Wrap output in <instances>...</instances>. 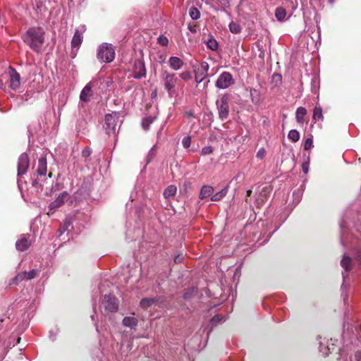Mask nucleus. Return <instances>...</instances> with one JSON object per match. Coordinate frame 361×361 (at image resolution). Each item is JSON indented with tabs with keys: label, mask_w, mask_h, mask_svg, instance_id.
<instances>
[{
	"label": "nucleus",
	"mask_w": 361,
	"mask_h": 361,
	"mask_svg": "<svg viewBox=\"0 0 361 361\" xmlns=\"http://www.w3.org/2000/svg\"><path fill=\"white\" fill-rule=\"evenodd\" d=\"M44 30L39 27L30 28L23 36V42L37 53L41 51L44 42Z\"/></svg>",
	"instance_id": "nucleus-1"
},
{
	"label": "nucleus",
	"mask_w": 361,
	"mask_h": 361,
	"mask_svg": "<svg viewBox=\"0 0 361 361\" xmlns=\"http://www.w3.org/2000/svg\"><path fill=\"white\" fill-rule=\"evenodd\" d=\"M36 172L37 176L32 181V186L39 189L44 185V183L47 180V163L45 157H42L38 159Z\"/></svg>",
	"instance_id": "nucleus-2"
},
{
	"label": "nucleus",
	"mask_w": 361,
	"mask_h": 361,
	"mask_svg": "<svg viewBox=\"0 0 361 361\" xmlns=\"http://www.w3.org/2000/svg\"><path fill=\"white\" fill-rule=\"evenodd\" d=\"M118 118V116L116 112L108 114L105 116V123L103 126V128L105 130L106 134L107 135L116 136V130Z\"/></svg>",
	"instance_id": "nucleus-3"
},
{
	"label": "nucleus",
	"mask_w": 361,
	"mask_h": 361,
	"mask_svg": "<svg viewBox=\"0 0 361 361\" xmlns=\"http://www.w3.org/2000/svg\"><path fill=\"white\" fill-rule=\"evenodd\" d=\"M97 58L106 63L111 62L115 58V51L110 45H104L99 47L97 51Z\"/></svg>",
	"instance_id": "nucleus-4"
},
{
	"label": "nucleus",
	"mask_w": 361,
	"mask_h": 361,
	"mask_svg": "<svg viewBox=\"0 0 361 361\" xmlns=\"http://www.w3.org/2000/svg\"><path fill=\"white\" fill-rule=\"evenodd\" d=\"M161 78L164 83V87L169 94L171 93L178 81V78L175 73H169L166 71L161 72Z\"/></svg>",
	"instance_id": "nucleus-5"
},
{
	"label": "nucleus",
	"mask_w": 361,
	"mask_h": 361,
	"mask_svg": "<svg viewBox=\"0 0 361 361\" xmlns=\"http://www.w3.org/2000/svg\"><path fill=\"white\" fill-rule=\"evenodd\" d=\"M216 105L219 111V116L221 121L226 120L229 114V105L228 98L226 96H223L220 102H216Z\"/></svg>",
	"instance_id": "nucleus-6"
},
{
	"label": "nucleus",
	"mask_w": 361,
	"mask_h": 361,
	"mask_svg": "<svg viewBox=\"0 0 361 361\" xmlns=\"http://www.w3.org/2000/svg\"><path fill=\"white\" fill-rule=\"evenodd\" d=\"M234 83L232 75L228 72H223L216 81V86L219 89H226Z\"/></svg>",
	"instance_id": "nucleus-7"
},
{
	"label": "nucleus",
	"mask_w": 361,
	"mask_h": 361,
	"mask_svg": "<svg viewBox=\"0 0 361 361\" xmlns=\"http://www.w3.org/2000/svg\"><path fill=\"white\" fill-rule=\"evenodd\" d=\"M83 37L78 30H76L73 39L71 40V56L75 58L77 55V52L80 48V46L82 42Z\"/></svg>",
	"instance_id": "nucleus-8"
},
{
	"label": "nucleus",
	"mask_w": 361,
	"mask_h": 361,
	"mask_svg": "<svg viewBox=\"0 0 361 361\" xmlns=\"http://www.w3.org/2000/svg\"><path fill=\"white\" fill-rule=\"evenodd\" d=\"M30 166L29 157L26 153L20 154L18 162V175L21 176L26 173Z\"/></svg>",
	"instance_id": "nucleus-9"
},
{
	"label": "nucleus",
	"mask_w": 361,
	"mask_h": 361,
	"mask_svg": "<svg viewBox=\"0 0 361 361\" xmlns=\"http://www.w3.org/2000/svg\"><path fill=\"white\" fill-rule=\"evenodd\" d=\"M8 73L10 87L13 90L18 89L20 85V74L12 67H9Z\"/></svg>",
	"instance_id": "nucleus-10"
},
{
	"label": "nucleus",
	"mask_w": 361,
	"mask_h": 361,
	"mask_svg": "<svg viewBox=\"0 0 361 361\" xmlns=\"http://www.w3.org/2000/svg\"><path fill=\"white\" fill-rule=\"evenodd\" d=\"M133 76L136 79H140L146 76V69L144 62L140 60L135 61L133 69Z\"/></svg>",
	"instance_id": "nucleus-11"
},
{
	"label": "nucleus",
	"mask_w": 361,
	"mask_h": 361,
	"mask_svg": "<svg viewBox=\"0 0 361 361\" xmlns=\"http://www.w3.org/2000/svg\"><path fill=\"white\" fill-rule=\"evenodd\" d=\"M30 235L23 234L20 238L16 241V247L19 251H25L27 250L31 245Z\"/></svg>",
	"instance_id": "nucleus-12"
},
{
	"label": "nucleus",
	"mask_w": 361,
	"mask_h": 361,
	"mask_svg": "<svg viewBox=\"0 0 361 361\" xmlns=\"http://www.w3.org/2000/svg\"><path fill=\"white\" fill-rule=\"evenodd\" d=\"M103 305L104 309L110 312H116L118 308L116 299L115 298H111L109 295L104 296Z\"/></svg>",
	"instance_id": "nucleus-13"
},
{
	"label": "nucleus",
	"mask_w": 361,
	"mask_h": 361,
	"mask_svg": "<svg viewBox=\"0 0 361 361\" xmlns=\"http://www.w3.org/2000/svg\"><path fill=\"white\" fill-rule=\"evenodd\" d=\"M69 198V195L66 192H63L61 193L58 197L50 203L49 204V210H55L58 207H61L66 201H67Z\"/></svg>",
	"instance_id": "nucleus-14"
},
{
	"label": "nucleus",
	"mask_w": 361,
	"mask_h": 361,
	"mask_svg": "<svg viewBox=\"0 0 361 361\" xmlns=\"http://www.w3.org/2000/svg\"><path fill=\"white\" fill-rule=\"evenodd\" d=\"M169 64L173 70L178 71L183 67L184 63L180 58L171 56L169 59Z\"/></svg>",
	"instance_id": "nucleus-15"
},
{
	"label": "nucleus",
	"mask_w": 361,
	"mask_h": 361,
	"mask_svg": "<svg viewBox=\"0 0 361 361\" xmlns=\"http://www.w3.org/2000/svg\"><path fill=\"white\" fill-rule=\"evenodd\" d=\"M92 87L90 84H87L85 86V87L82 89L80 98L83 102H88L90 99V97L92 96Z\"/></svg>",
	"instance_id": "nucleus-16"
},
{
	"label": "nucleus",
	"mask_w": 361,
	"mask_h": 361,
	"mask_svg": "<svg viewBox=\"0 0 361 361\" xmlns=\"http://www.w3.org/2000/svg\"><path fill=\"white\" fill-rule=\"evenodd\" d=\"M214 188L211 185H205L201 188L200 193V198L201 200L205 199L212 195Z\"/></svg>",
	"instance_id": "nucleus-17"
},
{
	"label": "nucleus",
	"mask_w": 361,
	"mask_h": 361,
	"mask_svg": "<svg viewBox=\"0 0 361 361\" xmlns=\"http://www.w3.org/2000/svg\"><path fill=\"white\" fill-rule=\"evenodd\" d=\"M307 114L305 108L300 106L297 109L295 113L296 121L299 124H303L305 121V116Z\"/></svg>",
	"instance_id": "nucleus-18"
},
{
	"label": "nucleus",
	"mask_w": 361,
	"mask_h": 361,
	"mask_svg": "<svg viewBox=\"0 0 361 361\" xmlns=\"http://www.w3.org/2000/svg\"><path fill=\"white\" fill-rule=\"evenodd\" d=\"M137 319L132 317H126L123 319V324L132 329H135L137 326Z\"/></svg>",
	"instance_id": "nucleus-19"
},
{
	"label": "nucleus",
	"mask_w": 361,
	"mask_h": 361,
	"mask_svg": "<svg viewBox=\"0 0 361 361\" xmlns=\"http://www.w3.org/2000/svg\"><path fill=\"white\" fill-rule=\"evenodd\" d=\"M176 186L174 185H170L164 190L163 195L166 199H169L176 195Z\"/></svg>",
	"instance_id": "nucleus-20"
},
{
	"label": "nucleus",
	"mask_w": 361,
	"mask_h": 361,
	"mask_svg": "<svg viewBox=\"0 0 361 361\" xmlns=\"http://www.w3.org/2000/svg\"><path fill=\"white\" fill-rule=\"evenodd\" d=\"M341 265L345 271H350L352 269V259L348 256L344 255L341 261Z\"/></svg>",
	"instance_id": "nucleus-21"
},
{
	"label": "nucleus",
	"mask_w": 361,
	"mask_h": 361,
	"mask_svg": "<svg viewBox=\"0 0 361 361\" xmlns=\"http://www.w3.org/2000/svg\"><path fill=\"white\" fill-rule=\"evenodd\" d=\"M228 190V186H226L221 191L217 192L214 195H213L211 197V200L214 202L219 201L223 199L227 194Z\"/></svg>",
	"instance_id": "nucleus-22"
},
{
	"label": "nucleus",
	"mask_w": 361,
	"mask_h": 361,
	"mask_svg": "<svg viewBox=\"0 0 361 361\" xmlns=\"http://www.w3.org/2000/svg\"><path fill=\"white\" fill-rule=\"evenodd\" d=\"M205 43L207 48L212 51H216L219 48L218 42L212 36H210V37L207 41H205Z\"/></svg>",
	"instance_id": "nucleus-23"
},
{
	"label": "nucleus",
	"mask_w": 361,
	"mask_h": 361,
	"mask_svg": "<svg viewBox=\"0 0 361 361\" xmlns=\"http://www.w3.org/2000/svg\"><path fill=\"white\" fill-rule=\"evenodd\" d=\"M313 119L314 121H323L322 109L321 106H316L313 111Z\"/></svg>",
	"instance_id": "nucleus-24"
},
{
	"label": "nucleus",
	"mask_w": 361,
	"mask_h": 361,
	"mask_svg": "<svg viewBox=\"0 0 361 361\" xmlns=\"http://www.w3.org/2000/svg\"><path fill=\"white\" fill-rule=\"evenodd\" d=\"M155 302L154 298H142L140 302V307L143 309H147Z\"/></svg>",
	"instance_id": "nucleus-25"
},
{
	"label": "nucleus",
	"mask_w": 361,
	"mask_h": 361,
	"mask_svg": "<svg viewBox=\"0 0 361 361\" xmlns=\"http://www.w3.org/2000/svg\"><path fill=\"white\" fill-rule=\"evenodd\" d=\"M286 16V9L282 7H279L275 11V16L276 18L282 21L285 19Z\"/></svg>",
	"instance_id": "nucleus-26"
},
{
	"label": "nucleus",
	"mask_w": 361,
	"mask_h": 361,
	"mask_svg": "<svg viewBox=\"0 0 361 361\" xmlns=\"http://www.w3.org/2000/svg\"><path fill=\"white\" fill-rule=\"evenodd\" d=\"M228 27L230 31L233 34L240 33L242 29L240 24L234 21L231 22Z\"/></svg>",
	"instance_id": "nucleus-27"
},
{
	"label": "nucleus",
	"mask_w": 361,
	"mask_h": 361,
	"mask_svg": "<svg viewBox=\"0 0 361 361\" xmlns=\"http://www.w3.org/2000/svg\"><path fill=\"white\" fill-rule=\"evenodd\" d=\"M288 137L292 142H295L300 139V134L296 130H291L288 134Z\"/></svg>",
	"instance_id": "nucleus-28"
},
{
	"label": "nucleus",
	"mask_w": 361,
	"mask_h": 361,
	"mask_svg": "<svg viewBox=\"0 0 361 361\" xmlns=\"http://www.w3.org/2000/svg\"><path fill=\"white\" fill-rule=\"evenodd\" d=\"M189 15L193 20H197L200 17V13L196 7L190 8Z\"/></svg>",
	"instance_id": "nucleus-29"
},
{
	"label": "nucleus",
	"mask_w": 361,
	"mask_h": 361,
	"mask_svg": "<svg viewBox=\"0 0 361 361\" xmlns=\"http://www.w3.org/2000/svg\"><path fill=\"white\" fill-rule=\"evenodd\" d=\"M25 274L24 272H20L18 273L13 279H12V283L18 285L19 283L23 281L24 279H25Z\"/></svg>",
	"instance_id": "nucleus-30"
},
{
	"label": "nucleus",
	"mask_w": 361,
	"mask_h": 361,
	"mask_svg": "<svg viewBox=\"0 0 361 361\" xmlns=\"http://www.w3.org/2000/svg\"><path fill=\"white\" fill-rule=\"evenodd\" d=\"M26 276H25V279L26 280H31L35 277H37L39 274V270L37 269H32L28 272L27 271H23Z\"/></svg>",
	"instance_id": "nucleus-31"
},
{
	"label": "nucleus",
	"mask_w": 361,
	"mask_h": 361,
	"mask_svg": "<svg viewBox=\"0 0 361 361\" xmlns=\"http://www.w3.org/2000/svg\"><path fill=\"white\" fill-rule=\"evenodd\" d=\"M154 118L148 116L145 118L142 123V126L145 130H148L150 124L154 121Z\"/></svg>",
	"instance_id": "nucleus-32"
},
{
	"label": "nucleus",
	"mask_w": 361,
	"mask_h": 361,
	"mask_svg": "<svg viewBox=\"0 0 361 361\" xmlns=\"http://www.w3.org/2000/svg\"><path fill=\"white\" fill-rule=\"evenodd\" d=\"M207 74H204V73H202L200 69H198L196 72H195V81L197 82V83H200L201 82L204 78L205 77L207 76Z\"/></svg>",
	"instance_id": "nucleus-33"
},
{
	"label": "nucleus",
	"mask_w": 361,
	"mask_h": 361,
	"mask_svg": "<svg viewBox=\"0 0 361 361\" xmlns=\"http://www.w3.org/2000/svg\"><path fill=\"white\" fill-rule=\"evenodd\" d=\"M157 42L160 45L164 46V47H166L169 44V40H168L167 37L165 36H163V35L159 36L157 38Z\"/></svg>",
	"instance_id": "nucleus-34"
},
{
	"label": "nucleus",
	"mask_w": 361,
	"mask_h": 361,
	"mask_svg": "<svg viewBox=\"0 0 361 361\" xmlns=\"http://www.w3.org/2000/svg\"><path fill=\"white\" fill-rule=\"evenodd\" d=\"M213 152V149L211 146H206L202 149L201 154L207 155Z\"/></svg>",
	"instance_id": "nucleus-35"
},
{
	"label": "nucleus",
	"mask_w": 361,
	"mask_h": 361,
	"mask_svg": "<svg viewBox=\"0 0 361 361\" xmlns=\"http://www.w3.org/2000/svg\"><path fill=\"white\" fill-rule=\"evenodd\" d=\"M190 142H191V138L190 136H186V137H183V139L182 140L183 146L185 148H188L190 145Z\"/></svg>",
	"instance_id": "nucleus-36"
},
{
	"label": "nucleus",
	"mask_w": 361,
	"mask_h": 361,
	"mask_svg": "<svg viewBox=\"0 0 361 361\" xmlns=\"http://www.w3.org/2000/svg\"><path fill=\"white\" fill-rule=\"evenodd\" d=\"M312 147V139L307 138L305 140L304 143V149L309 150Z\"/></svg>",
	"instance_id": "nucleus-37"
},
{
	"label": "nucleus",
	"mask_w": 361,
	"mask_h": 361,
	"mask_svg": "<svg viewBox=\"0 0 361 361\" xmlns=\"http://www.w3.org/2000/svg\"><path fill=\"white\" fill-rule=\"evenodd\" d=\"M180 77L184 80H189L192 78L191 73L188 71L181 73Z\"/></svg>",
	"instance_id": "nucleus-38"
},
{
	"label": "nucleus",
	"mask_w": 361,
	"mask_h": 361,
	"mask_svg": "<svg viewBox=\"0 0 361 361\" xmlns=\"http://www.w3.org/2000/svg\"><path fill=\"white\" fill-rule=\"evenodd\" d=\"M92 154V149L90 147L85 148L82 152V157L87 159Z\"/></svg>",
	"instance_id": "nucleus-39"
},
{
	"label": "nucleus",
	"mask_w": 361,
	"mask_h": 361,
	"mask_svg": "<svg viewBox=\"0 0 361 361\" xmlns=\"http://www.w3.org/2000/svg\"><path fill=\"white\" fill-rule=\"evenodd\" d=\"M199 69L202 73H204V74L207 75V71L209 69V64L207 62H203L201 63V67Z\"/></svg>",
	"instance_id": "nucleus-40"
},
{
	"label": "nucleus",
	"mask_w": 361,
	"mask_h": 361,
	"mask_svg": "<svg viewBox=\"0 0 361 361\" xmlns=\"http://www.w3.org/2000/svg\"><path fill=\"white\" fill-rule=\"evenodd\" d=\"M197 23H190L188 25V30L192 33H195L197 32Z\"/></svg>",
	"instance_id": "nucleus-41"
},
{
	"label": "nucleus",
	"mask_w": 361,
	"mask_h": 361,
	"mask_svg": "<svg viewBox=\"0 0 361 361\" xmlns=\"http://www.w3.org/2000/svg\"><path fill=\"white\" fill-rule=\"evenodd\" d=\"M184 256L183 254H178L174 257L173 261L176 264H178L183 262Z\"/></svg>",
	"instance_id": "nucleus-42"
},
{
	"label": "nucleus",
	"mask_w": 361,
	"mask_h": 361,
	"mask_svg": "<svg viewBox=\"0 0 361 361\" xmlns=\"http://www.w3.org/2000/svg\"><path fill=\"white\" fill-rule=\"evenodd\" d=\"M355 259L356 262L358 263L360 267L361 268V249L357 251Z\"/></svg>",
	"instance_id": "nucleus-43"
},
{
	"label": "nucleus",
	"mask_w": 361,
	"mask_h": 361,
	"mask_svg": "<svg viewBox=\"0 0 361 361\" xmlns=\"http://www.w3.org/2000/svg\"><path fill=\"white\" fill-rule=\"evenodd\" d=\"M265 150L264 149H260L257 154V157L260 159H262L265 156Z\"/></svg>",
	"instance_id": "nucleus-44"
},
{
	"label": "nucleus",
	"mask_w": 361,
	"mask_h": 361,
	"mask_svg": "<svg viewBox=\"0 0 361 361\" xmlns=\"http://www.w3.org/2000/svg\"><path fill=\"white\" fill-rule=\"evenodd\" d=\"M272 78L274 80H276V82H281L282 80V76L280 74H274Z\"/></svg>",
	"instance_id": "nucleus-45"
},
{
	"label": "nucleus",
	"mask_w": 361,
	"mask_h": 361,
	"mask_svg": "<svg viewBox=\"0 0 361 361\" xmlns=\"http://www.w3.org/2000/svg\"><path fill=\"white\" fill-rule=\"evenodd\" d=\"M355 357L356 361H361V352L356 353Z\"/></svg>",
	"instance_id": "nucleus-46"
},
{
	"label": "nucleus",
	"mask_w": 361,
	"mask_h": 361,
	"mask_svg": "<svg viewBox=\"0 0 361 361\" xmlns=\"http://www.w3.org/2000/svg\"><path fill=\"white\" fill-rule=\"evenodd\" d=\"M221 320V318L219 315H215L212 317V322H219Z\"/></svg>",
	"instance_id": "nucleus-47"
},
{
	"label": "nucleus",
	"mask_w": 361,
	"mask_h": 361,
	"mask_svg": "<svg viewBox=\"0 0 361 361\" xmlns=\"http://www.w3.org/2000/svg\"><path fill=\"white\" fill-rule=\"evenodd\" d=\"M68 228V226H66V224H65L64 226H61L60 228H59V231L61 232V234L63 233V232H64Z\"/></svg>",
	"instance_id": "nucleus-48"
},
{
	"label": "nucleus",
	"mask_w": 361,
	"mask_h": 361,
	"mask_svg": "<svg viewBox=\"0 0 361 361\" xmlns=\"http://www.w3.org/2000/svg\"><path fill=\"white\" fill-rule=\"evenodd\" d=\"M252 193V190H247L246 192L247 197H250Z\"/></svg>",
	"instance_id": "nucleus-49"
},
{
	"label": "nucleus",
	"mask_w": 361,
	"mask_h": 361,
	"mask_svg": "<svg viewBox=\"0 0 361 361\" xmlns=\"http://www.w3.org/2000/svg\"><path fill=\"white\" fill-rule=\"evenodd\" d=\"M183 298L185 299V300L189 298V295H188V294L187 293H184Z\"/></svg>",
	"instance_id": "nucleus-50"
},
{
	"label": "nucleus",
	"mask_w": 361,
	"mask_h": 361,
	"mask_svg": "<svg viewBox=\"0 0 361 361\" xmlns=\"http://www.w3.org/2000/svg\"><path fill=\"white\" fill-rule=\"evenodd\" d=\"M188 116H193V113L192 111H189L187 113Z\"/></svg>",
	"instance_id": "nucleus-51"
},
{
	"label": "nucleus",
	"mask_w": 361,
	"mask_h": 361,
	"mask_svg": "<svg viewBox=\"0 0 361 361\" xmlns=\"http://www.w3.org/2000/svg\"><path fill=\"white\" fill-rule=\"evenodd\" d=\"M4 322V319H0V322L2 323Z\"/></svg>",
	"instance_id": "nucleus-52"
},
{
	"label": "nucleus",
	"mask_w": 361,
	"mask_h": 361,
	"mask_svg": "<svg viewBox=\"0 0 361 361\" xmlns=\"http://www.w3.org/2000/svg\"><path fill=\"white\" fill-rule=\"evenodd\" d=\"M51 175H52V173H51V172H50V173H49V178H51Z\"/></svg>",
	"instance_id": "nucleus-53"
},
{
	"label": "nucleus",
	"mask_w": 361,
	"mask_h": 361,
	"mask_svg": "<svg viewBox=\"0 0 361 361\" xmlns=\"http://www.w3.org/2000/svg\"><path fill=\"white\" fill-rule=\"evenodd\" d=\"M252 91L256 92V90H255V89L254 90H251V91H250L251 94H252Z\"/></svg>",
	"instance_id": "nucleus-54"
},
{
	"label": "nucleus",
	"mask_w": 361,
	"mask_h": 361,
	"mask_svg": "<svg viewBox=\"0 0 361 361\" xmlns=\"http://www.w3.org/2000/svg\"><path fill=\"white\" fill-rule=\"evenodd\" d=\"M303 170L305 172H307V169H304V168H303Z\"/></svg>",
	"instance_id": "nucleus-55"
},
{
	"label": "nucleus",
	"mask_w": 361,
	"mask_h": 361,
	"mask_svg": "<svg viewBox=\"0 0 361 361\" xmlns=\"http://www.w3.org/2000/svg\"><path fill=\"white\" fill-rule=\"evenodd\" d=\"M2 329V326H1V324H0V329Z\"/></svg>",
	"instance_id": "nucleus-56"
}]
</instances>
